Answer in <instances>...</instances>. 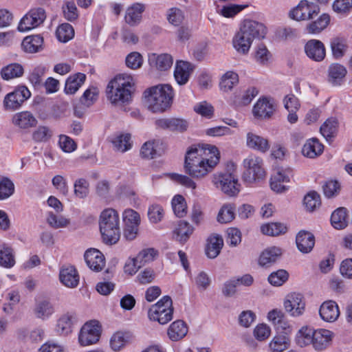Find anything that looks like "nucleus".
<instances>
[{
  "label": "nucleus",
  "instance_id": "nucleus-18",
  "mask_svg": "<svg viewBox=\"0 0 352 352\" xmlns=\"http://www.w3.org/2000/svg\"><path fill=\"white\" fill-rule=\"evenodd\" d=\"M245 143L248 148L263 153H266L270 147L267 139L252 131L247 133Z\"/></svg>",
  "mask_w": 352,
  "mask_h": 352
},
{
  "label": "nucleus",
  "instance_id": "nucleus-37",
  "mask_svg": "<svg viewBox=\"0 0 352 352\" xmlns=\"http://www.w3.org/2000/svg\"><path fill=\"white\" fill-rule=\"evenodd\" d=\"M43 38L39 35L26 36L21 43L24 52L36 53L43 49Z\"/></svg>",
  "mask_w": 352,
  "mask_h": 352
},
{
  "label": "nucleus",
  "instance_id": "nucleus-51",
  "mask_svg": "<svg viewBox=\"0 0 352 352\" xmlns=\"http://www.w3.org/2000/svg\"><path fill=\"white\" fill-rule=\"evenodd\" d=\"M56 35L59 41L67 43L74 36V30L70 24L65 23L57 28Z\"/></svg>",
  "mask_w": 352,
  "mask_h": 352
},
{
  "label": "nucleus",
  "instance_id": "nucleus-25",
  "mask_svg": "<svg viewBox=\"0 0 352 352\" xmlns=\"http://www.w3.org/2000/svg\"><path fill=\"white\" fill-rule=\"evenodd\" d=\"M274 111V106L273 103L266 98H260L252 109L254 116L261 119L270 118Z\"/></svg>",
  "mask_w": 352,
  "mask_h": 352
},
{
  "label": "nucleus",
  "instance_id": "nucleus-30",
  "mask_svg": "<svg viewBox=\"0 0 352 352\" xmlns=\"http://www.w3.org/2000/svg\"><path fill=\"white\" fill-rule=\"evenodd\" d=\"M148 62L151 67H155L160 71H166L171 67L173 59L168 54H152L148 56Z\"/></svg>",
  "mask_w": 352,
  "mask_h": 352
},
{
  "label": "nucleus",
  "instance_id": "nucleus-22",
  "mask_svg": "<svg viewBox=\"0 0 352 352\" xmlns=\"http://www.w3.org/2000/svg\"><path fill=\"white\" fill-rule=\"evenodd\" d=\"M296 243L298 250L303 253H309L314 248L315 245L314 235L308 231L300 230L296 234Z\"/></svg>",
  "mask_w": 352,
  "mask_h": 352
},
{
  "label": "nucleus",
  "instance_id": "nucleus-24",
  "mask_svg": "<svg viewBox=\"0 0 352 352\" xmlns=\"http://www.w3.org/2000/svg\"><path fill=\"white\" fill-rule=\"evenodd\" d=\"M145 6L140 3H134L128 7L125 12L124 21L130 26H136L140 23Z\"/></svg>",
  "mask_w": 352,
  "mask_h": 352
},
{
  "label": "nucleus",
  "instance_id": "nucleus-45",
  "mask_svg": "<svg viewBox=\"0 0 352 352\" xmlns=\"http://www.w3.org/2000/svg\"><path fill=\"white\" fill-rule=\"evenodd\" d=\"M114 150L124 153L131 148V135L129 133L120 134L112 140Z\"/></svg>",
  "mask_w": 352,
  "mask_h": 352
},
{
  "label": "nucleus",
  "instance_id": "nucleus-16",
  "mask_svg": "<svg viewBox=\"0 0 352 352\" xmlns=\"http://www.w3.org/2000/svg\"><path fill=\"white\" fill-rule=\"evenodd\" d=\"M306 55L311 60L320 62L326 56V50L324 44L319 40L311 39L305 45Z\"/></svg>",
  "mask_w": 352,
  "mask_h": 352
},
{
  "label": "nucleus",
  "instance_id": "nucleus-14",
  "mask_svg": "<svg viewBox=\"0 0 352 352\" xmlns=\"http://www.w3.org/2000/svg\"><path fill=\"white\" fill-rule=\"evenodd\" d=\"M285 311L292 317H299L305 311V300L302 294L296 292L289 294L284 300Z\"/></svg>",
  "mask_w": 352,
  "mask_h": 352
},
{
  "label": "nucleus",
  "instance_id": "nucleus-44",
  "mask_svg": "<svg viewBox=\"0 0 352 352\" xmlns=\"http://www.w3.org/2000/svg\"><path fill=\"white\" fill-rule=\"evenodd\" d=\"M24 74L23 67L19 63H12L2 68L1 78L8 80L22 76Z\"/></svg>",
  "mask_w": 352,
  "mask_h": 352
},
{
  "label": "nucleus",
  "instance_id": "nucleus-34",
  "mask_svg": "<svg viewBox=\"0 0 352 352\" xmlns=\"http://www.w3.org/2000/svg\"><path fill=\"white\" fill-rule=\"evenodd\" d=\"M188 333V327L183 320H175L168 329V338L172 341H178L184 338Z\"/></svg>",
  "mask_w": 352,
  "mask_h": 352
},
{
  "label": "nucleus",
  "instance_id": "nucleus-42",
  "mask_svg": "<svg viewBox=\"0 0 352 352\" xmlns=\"http://www.w3.org/2000/svg\"><path fill=\"white\" fill-rule=\"evenodd\" d=\"M238 83V74L233 71H228L221 78L219 88L223 92H229Z\"/></svg>",
  "mask_w": 352,
  "mask_h": 352
},
{
  "label": "nucleus",
  "instance_id": "nucleus-3",
  "mask_svg": "<svg viewBox=\"0 0 352 352\" xmlns=\"http://www.w3.org/2000/svg\"><path fill=\"white\" fill-rule=\"evenodd\" d=\"M173 96V88L169 85H158L144 91L146 104L153 113L165 111L170 107Z\"/></svg>",
  "mask_w": 352,
  "mask_h": 352
},
{
  "label": "nucleus",
  "instance_id": "nucleus-38",
  "mask_svg": "<svg viewBox=\"0 0 352 352\" xmlns=\"http://www.w3.org/2000/svg\"><path fill=\"white\" fill-rule=\"evenodd\" d=\"M85 79L86 75L82 73H77L68 77L65 85V94H74L84 84Z\"/></svg>",
  "mask_w": 352,
  "mask_h": 352
},
{
  "label": "nucleus",
  "instance_id": "nucleus-56",
  "mask_svg": "<svg viewBox=\"0 0 352 352\" xmlns=\"http://www.w3.org/2000/svg\"><path fill=\"white\" fill-rule=\"evenodd\" d=\"M74 195L80 199L86 197L89 192V184L85 179L80 178L75 181L74 184Z\"/></svg>",
  "mask_w": 352,
  "mask_h": 352
},
{
  "label": "nucleus",
  "instance_id": "nucleus-23",
  "mask_svg": "<svg viewBox=\"0 0 352 352\" xmlns=\"http://www.w3.org/2000/svg\"><path fill=\"white\" fill-rule=\"evenodd\" d=\"M333 337V333L329 330L316 329L314 331L312 346L316 351H322L330 345Z\"/></svg>",
  "mask_w": 352,
  "mask_h": 352
},
{
  "label": "nucleus",
  "instance_id": "nucleus-55",
  "mask_svg": "<svg viewBox=\"0 0 352 352\" xmlns=\"http://www.w3.org/2000/svg\"><path fill=\"white\" fill-rule=\"evenodd\" d=\"M234 208L232 205H224L220 209L217 221L221 223H228L234 218Z\"/></svg>",
  "mask_w": 352,
  "mask_h": 352
},
{
  "label": "nucleus",
  "instance_id": "nucleus-48",
  "mask_svg": "<svg viewBox=\"0 0 352 352\" xmlns=\"http://www.w3.org/2000/svg\"><path fill=\"white\" fill-rule=\"evenodd\" d=\"M15 264L12 250L6 245L0 246V265L10 268Z\"/></svg>",
  "mask_w": 352,
  "mask_h": 352
},
{
  "label": "nucleus",
  "instance_id": "nucleus-57",
  "mask_svg": "<svg viewBox=\"0 0 352 352\" xmlns=\"http://www.w3.org/2000/svg\"><path fill=\"white\" fill-rule=\"evenodd\" d=\"M14 192L13 182L7 177L0 179V200L10 197Z\"/></svg>",
  "mask_w": 352,
  "mask_h": 352
},
{
  "label": "nucleus",
  "instance_id": "nucleus-1",
  "mask_svg": "<svg viewBox=\"0 0 352 352\" xmlns=\"http://www.w3.org/2000/svg\"><path fill=\"white\" fill-rule=\"evenodd\" d=\"M135 84L132 76L126 74L117 75L107 87V99L114 105L129 104L132 100Z\"/></svg>",
  "mask_w": 352,
  "mask_h": 352
},
{
  "label": "nucleus",
  "instance_id": "nucleus-31",
  "mask_svg": "<svg viewBox=\"0 0 352 352\" xmlns=\"http://www.w3.org/2000/svg\"><path fill=\"white\" fill-rule=\"evenodd\" d=\"M223 245V240L221 236L217 234H211L207 239L206 254L210 258H216L219 254Z\"/></svg>",
  "mask_w": 352,
  "mask_h": 352
},
{
  "label": "nucleus",
  "instance_id": "nucleus-27",
  "mask_svg": "<svg viewBox=\"0 0 352 352\" xmlns=\"http://www.w3.org/2000/svg\"><path fill=\"white\" fill-rule=\"evenodd\" d=\"M12 122L21 129H27L36 126L37 120L32 113L24 111L15 113L12 116Z\"/></svg>",
  "mask_w": 352,
  "mask_h": 352
},
{
  "label": "nucleus",
  "instance_id": "nucleus-20",
  "mask_svg": "<svg viewBox=\"0 0 352 352\" xmlns=\"http://www.w3.org/2000/svg\"><path fill=\"white\" fill-rule=\"evenodd\" d=\"M133 340L134 336L132 333L129 331H117L112 335L110 339V346L113 351L118 352L131 344Z\"/></svg>",
  "mask_w": 352,
  "mask_h": 352
},
{
  "label": "nucleus",
  "instance_id": "nucleus-59",
  "mask_svg": "<svg viewBox=\"0 0 352 352\" xmlns=\"http://www.w3.org/2000/svg\"><path fill=\"white\" fill-rule=\"evenodd\" d=\"M168 177L173 182L186 188L194 190L197 187L196 183L188 176L180 175L178 173H170L168 174Z\"/></svg>",
  "mask_w": 352,
  "mask_h": 352
},
{
  "label": "nucleus",
  "instance_id": "nucleus-12",
  "mask_svg": "<svg viewBox=\"0 0 352 352\" xmlns=\"http://www.w3.org/2000/svg\"><path fill=\"white\" fill-rule=\"evenodd\" d=\"M190 150L201 160L209 165L212 168L219 164L220 160V152L218 148L211 144H199L197 146L192 147Z\"/></svg>",
  "mask_w": 352,
  "mask_h": 352
},
{
  "label": "nucleus",
  "instance_id": "nucleus-4",
  "mask_svg": "<svg viewBox=\"0 0 352 352\" xmlns=\"http://www.w3.org/2000/svg\"><path fill=\"white\" fill-rule=\"evenodd\" d=\"M99 228L102 241L107 245L118 243L120 237V217L113 208L103 210L99 217Z\"/></svg>",
  "mask_w": 352,
  "mask_h": 352
},
{
  "label": "nucleus",
  "instance_id": "nucleus-50",
  "mask_svg": "<svg viewBox=\"0 0 352 352\" xmlns=\"http://www.w3.org/2000/svg\"><path fill=\"white\" fill-rule=\"evenodd\" d=\"M261 230L263 234L266 235L278 236L285 234L287 230V228L281 223H270L261 226Z\"/></svg>",
  "mask_w": 352,
  "mask_h": 352
},
{
  "label": "nucleus",
  "instance_id": "nucleus-8",
  "mask_svg": "<svg viewBox=\"0 0 352 352\" xmlns=\"http://www.w3.org/2000/svg\"><path fill=\"white\" fill-rule=\"evenodd\" d=\"M245 170L243 175V179L248 184H252L256 180L262 179L265 176L263 161L261 157L255 155H250L243 162Z\"/></svg>",
  "mask_w": 352,
  "mask_h": 352
},
{
  "label": "nucleus",
  "instance_id": "nucleus-63",
  "mask_svg": "<svg viewBox=\"0 0 352 352\" xmlns=\"http://www.w3.org/2000/svg\"><path fill=\"white\" fill-rule=\"evenodd\" d=\"M304 204L307 210H314L320 205V195L315 191L309 192L304 198Z\"/></svg>",
  "mask_w": 352,
  "mask_h": 352
},
{
  "label": "nucleus",
  "instance_id": "nucleus-11",
  "mask_svg": "<svg viewBox=\"0 0 352 352\" xmlns=\"http://www.w3.org/2000/svg\"><path fill=\"white\" fill-rule=\"evenodd\" d=\"M46 19L45 11L42 8L31 9L20 21L18 30L26 32L42 24Z\"/></svg>",
  "mask_w": 352,
  "mask_h": 352
},
{
  "label": "nucleus",
  "instance_id": "nucleus-26",
  "mask_svg": "<svg viewBox=\"0 0 352 352\" xmlns=\"http://www.w3.org/2000/svg\"><path fill=\"white\" fill-rule=\"evenodd\" d=\"M60 282L67 287L74 288L79 283V276L75 267L72 265L63 267L59 274Z\"/></svg>",
  "mask_w": 352,
  "mask_h": 352
},
{
  "label": "nucleus",
  "instance_id": "nucleus-33",
  "mask_svg": "<svg viewBox=\"0 0 352 352\" xmlns=\"http://www.w3.org/2000/svg\"><path fill=\"white\" fill-rule=\"evenodd\" d=\"M76 320V314L67 312L63 314L57 321L56 331L63 336L68 335L72 331V325Z\"/></svg>",
  "mask_w": 352,
  "mask_h": 352
},
{
  "label": "nucleus",
  "instance_id": "nucleus-21",
  "mask_svg": "<svg viewBox=\"0 0 352 352\" xmlns=\"http://www.w3.org/2000/svg\"><path fill=\"white\" fill-rule=\"evenodd\" d=\"M194 69V67L188 62L178 60L176 62L174 77L179 85H186Z\"/></svg>",
  "mask_w": 352,
  "mask_h": 352
},
{
  "label": "nucleus",
  "instance_id": "nucleus-13",
  "mask_svg": "<svg viewBox=\"0 0 352 352\" xmlns=\"http://www.w3.org/2000/svg\"><path fill=\"white\" fill-rule=\"evenodd\" d=\"M100 336V328L96 321L85 323L78 335V342L81 346H89L96 343Z\"/></svg>",
  "mask_w": 352,
  "mask_h": 352
},
{
  "label": "nucleus",
  "instance_id": "nucleus-32",
  "mask_svg": "<svg viewBox=\"0 0 352 352\" xmlns=\"http://www.w3.org/2000/svg\"><path fill=\"white\" fill-rule=\"evenodd\" d=\"M347 74L346 67L339 63H332L328 68V80L333 85H340Z\"/></svg>",
  "mask_w": 352,
  "mask_h": 352
},
{
  "label": "nucleus",
  "instance_id": "nucleus-64",
  "mask_svg": "<svg viewBox=\"0 0 352 352\" xmlns=\"http://www.w3.org/2000/svg\"><path fill=\"white\" fill-rule=\"evenodd\" d=\"M99 91L97 87H91L88 88L81 97L80 101L85 105L89 107L98 99Z\"/></svg>",
  "mask_w": 352,
  "mask_h": 352
},
{
  "label": "nucleus",
  "instance_id": "nucleus-54",
  "mask_svg": "<svg viewBox=\"0 0 352 352\" xmlns=\"http://www.w3.org/2000/svg\"><path fill=\"white\" fill-rule=\"evenodd\" d=\"M45 72L46 68L44 66L38 65L30 73L28 80L34 87H38L42 85L43 77Z\"/></svg>",
  "mask_w": 352,
  "mask_h": 352
},
{
  "label": "nucleus",
  "instance_id": "nucleus-62",
  "mask_svg": "<svg viewBox=\"0 0 352 352\" xmlns=\"http://www.w3.org/2000/svg\"><path fill=\"white\" fill-rule=\"evenodd\" d=\"M194 111L206 118H211L214 115V107L206 101H203L194 106Z\"/></svg>",
  "mask_w": 352,
  "mask_h": 352
},
{
  "label": "nucleus",
  "instance_id": "nucleus-36",
  "mask_svg": "<svg viewBox=\"0 0 352 352\" xmlns=\"http://www.w3.org/2000/svg\"><path fill=\"white\" fill-rule=\"evenodd\" d=\"M282 254V250L277 247H272L264 250L258 260L259 265L263 267H269L274 263Z\"/></svg>",
  "mask_w": 352,
  "mask_h": 352
},
{
  "label": "nucleus",
  "instance_id": "nucleus-2",
  "mask_svg": "<svg viewBox=\"0 0 352 352\" xmlns=\"http://www.w3.org/2000/svg\"><path fill=\"white\" fill-rule=\"evenodd\" d=\"M266 32V28L263 23L256 21L245 20L232 39L233 47L238 53L246 54L250 50L254 38H263Z\"/></svg>",
  "mask_w": 352,
  "mask_h": 352
},
{
  "label": "nucleus",
  "instance_id": "nucleus-61",
  "mask_svg": "<svg viewBox=\"0 0 352 352\" xmlns=\"http://www.w3.org/2000/svg\"><path fill=\"white\" fill-rule=\"evenodd\" d=\"M332 8L337 14L346 15L352 10V0H335Z\"/></svg>",
  "mask_w": 352,
  "mask_h": 352
},
{
  "label": "nucleus",
  "instance_id": "nucleus-19",
  "mask_svg": "<svg viewBox=\"0 0 352 352\" xmlns=\"http://www.w3.org/2000/svg\"><path fill=\"white\" fill-rule=\"evenodd\" d=\"M319 314L322 320L325 322H335L340 316L339 307L333 300L324 301L320 307Z\"/></svg>",
  "mask_w": 352,
  "mask_h": 352
},
{
  "label": "nucleus",
  "instance_id": "nucleus-39",
  "mask_svg": "<svg viewBox=\"0 0 352 352\" xmlns=\"http://www.w3.org/2000/svg\"><path fill=\"white\" fill-rule=\"evenodd\" d=\"M258 94L255 87H249L245 90L241 96H234L230 98L232 104L235 107H243L249 104Z\"/></svg>",
  "mask_w": 352,
  "mask_h": 352
},
{
  "label": "nucleus",
  "instance_id": "nucleus-29",
  "mask_svg": "<svg viewBox=\"0 0 352 352\" xmlns=\"http://www.w3.org/2000/svg\"><path fill=\"white\" fill-rule=\"evenodd\" d=\"M33 312L36 318L45 320L54 314V307L50 300L41 299L36 300Z\"/></svg>",
  "mask_w": 352,
  "mask_h": 352
},
{
  "label": "nucleus",
  "instance_id": "nucleus-46",
  "mask_svg": "<svg viewBox=\"0 0 352 352\" xmlns=\"http://www.w3.org/2000/svg\"><path fill=\"white\" fill-rule=\"evenodd\" d=\"M330 46L333 56L336 59H340L343 57L348 47L346 41L338 37L331 40Z\"/></svg>",
  "mask_w": 352,
  "mask_h": 352
},
{
  "label": "nucleus",
  "instance_id": "nucleus-47",
  "mask_svg": "<svg viewBox=\"0 0 352 352\" xmlns=\"http://www.w3.org/2000/svg\"><path fill=\"white\" fill-rule=\"evenodd\" d=\"M332 226L336 229H343L347 226L346 210L344 208L336 209L331 214Z\"/></svg>",
  "mask_w": 352,
  "mask_h": 352
},
{
  "label": "nucleus",
  "instance_id": "nucleus-7",
  "mask_svg": "<svg viewBox=\"0 0 352 352\" xmlns=\"http://www.w3.org/2000/svg\"><path fill=\"white\" fill-rule=\"evenodd\" d=\"M212 182L217 188L230 197L238 195L241 190L238 178L233 173H217L213 175Z\"/></svg>",
  "mask_w": 352,
  "mask_h": 352
},
{
  "label": "nucleus",
  "instance_id": "nucleus-5",
  "mask_svg": "<svg viewBox=\"0 0 352 352\" xmlns=\"http://www.w3.org/2000/svg\"><path fill=\"white\" fill-rule=\"evenodd\" d=\"M184 168L186 173L197 179L204 178L214 170L211 165L204 162L190 149L186 155Z\"/></svg>",
  "mask_w": 352,
  "mask_h": 352
},
{
  "label": "nucleus",
  "instance_id": "nucleus-40",
  "mask_svg": "<svg viewBox=\"0 0 352 352\" xmlns=\"http://www.w3.org/2000/svg\"><path fill=\"white\" fill-rule=\"evenodd\" d=\"M291 339L287 334H278L275 336L269 344L272 352H283L290 346Z\"/></svg>",
  "mask_w": 352,
  "mask_h": 352
},
{
  "label": "nucleus",
  "instance_id": "nucleus-41",
  "mask_svg": "<svg viewBox=\"0 0 352 352\" xmlns=\"http://www.w3.org/2000/svg\"><path fill=\"white\" fill-rule=\"evenodd\" d=\"M329 22L330 16L328 14L324 13L316 21L309 23L306 27V30L309 34H318L328 26Z\"/></svg>",
  "mask_w": 352,
  "mask_h": 352
},
{
  "label": "nucleus",
  "instance_id": "nucleus-9",
  "mask_svg": "<svg viewBox=\"0 0 352 352\" xmlns=\"http://www.w3.org/2000/svg\"><path fill=\"white\" fill-rule=\"evenodd\" d=\"M30 96L31 93L25 86H18L14 91L5 96L3 101V109L8 111H16Z\"/></svg>",
  "mask_w": 352,
  "mask_h": 352
},
{
  "label": "nucleus",
  "instance_id": "nucleus-10",
  "mask_svg": "<svg viewBox=\"0 0 352 352\" xmlns=\"http://www.w3.org/2000/svg\"><path fill=\"white\" fill-rule=\"evenodd\" d=\"M319 12L320 7L318 4L307 0H302L290 10L289 16L296 21H308L317 16Z\"/></svg>",
  "mask_w": 352,
  "mask_h": 352
},
{
  "label": "nucleus",
  "instance_id": "nucleus-15",
  "mask_svg": "<svg viewBox=\"0 0 352 352\" xmlns=\"http://www.w3.org/2000/svg\"><path fill=\"white\" fill-rule=\"evenodd\" d=\"M292 175L291 169H279L270 179L271 189L278 193L287 191L289 186L286 184L290 182V177Z\"/></svg>",
  "mask_w": 352,
  "mask_h": 352
},
{
  "label": "nucleus",
  "instance_id": "nucleus-28",
  "mask_svg": "<svg viewBox=\"0 0 352 352\" xmlns=\"http://www.w3.org/2000/svg\"><path fill=\"white\" fill-rule=\"evenodd\" d=\"M194 232V228L186 221H179L173 230V238L182 244L190 239Z\"/></svg>",
  "mask_w": 352,
  "mask_h": 352
},
{
  "label": "nucleus",
  "instance_id": "nucleus-17",
  "mask_svg": "<svg viewBox=\"0 0 352 352\" xmlns=\"http://www.w3.org/2000/svg\"><path fill=\"white\" fill-rule=\"evenodd\" d=\"M87 266L93 271L100 272L105 266V258L103 254L97 249L90 248L84 255Z\"/></svg>",
  "mask_w": 352,
  "mask_h": 352
},
{
  "label": "nucleus",
  "instance_id": "nucleus-58",
  "mask_svg": "<svg viewBox=\"0 0 352 352\" xmlns=\"http://www.w3.org/2000/svg\"><path fill=\"white\" fill-rule=\"evenodd\" d=\"M164 216L163 208L158 204H153L149 206L148 210V217L152 223L160 222Z\"/></svg>",
  "mask_w": 352,
  "mask_h": 352
},
{
  "label": "nucleus",
  "instance_id": "nucleus-52",
  "mask_svg": "<svg viewBox=\"0 0 352 352\" xmlns=\"http://www.w3.org/2000/svg\"><path fill=\"white\" fill-rule=\"evenodd\" d=\"M171 204L173 210L177 217H184L187 214V205L183 196L175 195L172 199Z\"/></svg>",
  "mask_w": 352,
  "mask_h": 352
},
{
  "label": "nucleus",
  "instance_id": "nucleus-49",
  "mask_svg": "<svg viewBox=\"0 0 352 352\" xmlns=\"http://www.w3.org/2000/svg\"><path fill=\"white\" fill-rule=\"evenodd\" d=\"M46 221L48 225L54 229L66 228L70 223L69 219L63 215H56L52 212L47 213Z\"/></svg>",
  "mask_w": 352,
  "mask_h": 352
},
{
  "label": "nucleus",
  "instance_id": "nucleus-6",
  "mask_svg": "<svg viewBox=\"0 0 352 352\" xmlns=\"http://www.w3.org/2000/svg\"><path fill=\"white\" fill-rule=\"evenodd\" d=\"M172 304V300L169 296H164L149 309L148 313L149 318L162 324L168 323L173 318Z\"/></svg>",
  "mask_w": 352,
  "mask_h": 352
},
{
  "label": "nucleus",
  "instance_id": "nucleus-35",
  "mask_svg": "<svg viewBox=\"0 0 352 352\" xmlns=\"http://www.w3.org/2000/svg\"><path fill=\"white\" fill-rule=\"evenodd\" d=\"M323 152V145L316 138L308 140L302 148V153L305 157L315 158Z\"/></svg>",
  "mask_w": 352,
  "mask_h": 352
},
{
  "label": "nucleus",
  "instance_id": "nucleus-43",
  "mask_svg": "<svg viewBox=\"0 0 352 352\" xmlns=\"http://www.w3.org/2000/svg\"><path fill=\"white\" fill-rule=\"evenodd\" d=\"M314 329L309 327H302L296 336V343L300 347H305L313 344Z\"/></svg>",
  "mask_w": 352,
  "mask_h": 352
},
{
  "label": "nucleus",
  "instance_id": "nucleus-53",
  "mask_svg": "<svg viewBox=\"0 0 352 352\" xmlns=\"http://www.w3.org/2000/svg\"><path fill=\"white\" fill-rule=\"evenodd\" d=\"M338 122L336 118H329L320 126V133L328 140L331 138L336 133Z\"/></svg>",
  "mask_w": 352,
  "mask_h": 352
},
{
  "label": "nucleus",
  "instance_id": "nucleus-60",
  "mask_svg": "<svg viewBox=\"0 0 352 352\" xmlns=\"http://www.w3.org/2000/svg\"><path fill=\"white\" fill-rule=\"evenodd\" d=\"M167 19L172 25L178 26L184 19V12L177 8H170L167 12Z\"/></svg>",
  "mask_w": 352,
  "mask_h": 352
}]
</instances>
